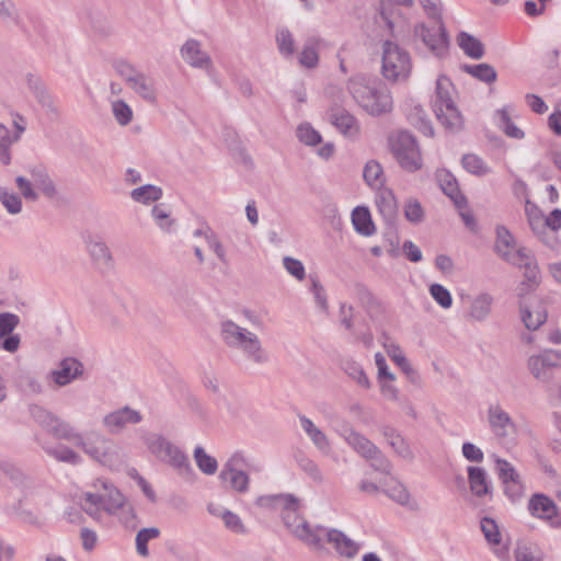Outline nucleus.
Listing matches in <instances>:
<instances>
[{
    "label": "nucleus",
    "instance_id": "f257e3e1",
    "mask_svg": "<svg viewBox=\"0 0 561 561\" xmlns=\"http://www.w3.org/2000/svg\"><path fill=\"white\" fill-rule=\"evenodd\" d=\"M30 413L34 422L47 433L73 444L100 465L110 469H119L124 465L122 449L101 432L83 434L70 422L41 405H32Z\"/></svg>",
    "mask_w": 561,
    "mask_h": 561
},
{
    "label": "nucleus",
    "instance_id": "f03ea898",
    "mask_svg": "<svg viewBox=\"0 0 561 561\" xmlns=\"http://www.w3.org/2000/svg\"><path fill=\"white\" fill-rule=\"evenodd\" d=\"M347 90L355 103L371 116H380L392 110L391 93L381 81L357 75L350 78Z\"/></svg>",
    "mask_w": 561,
    "mask_h": 561
},
{
    "label": "nucleus",
    "instance_id": "7ed1b4c3",
    "mask_svg": "<svg viewBox=\"0 0 561 561\" xmlns=\"http://www.w3.org/2000/svg\"><path fill=\"white\" fill-rule=\"evenodd\" d=\"M220 337L229 348L238 351L255 365L263 366L271 360L270 353L260 336L232 320L227 319L220 322Z\"/></svg>",
    "mask_w": 561,
    "mask_h": 561
},
{
    "label": "nucleus",
    "instance_id": "20e7f679",
    "mask_svg": "<svg viewBox=\"0 0 561 561\" xmlns=\"http://www.w3.org/2000/svg\"><path fill=\"white\" fill-rule=\"evenodd\" d=\"M80 506L90 517L101 523L105 515H116L124 510L125 497L108 480L96 479L92 490L81 495Z\"/></svg>",
    "mask_w": 561,
    "mask_h": 561
},
{
    "label": "nucleus",
    "instance_id": "39448f33",
    "mask_svg": "<svg viewBox=\"0 0 561 561\" xmlns=\"http://www.w3.org/2000/svg\"><path fill=\"white\" fill-rule=\"evenodd\" d=\"M288 525L293 529V536L311 549H321L323 541L327 540L340 556L348 559L354 558L360 549L359 543L337 529H327L322 526L312 527L307 522H299V525L288 523Z\"/></svg>",
    "mask_w": 561,
    "mask_h": 561
},
{
    "label": "nucleus",
    "instance_id": "423d86ee",
    "mask_svg": "<svg viewBox=\"0 0 561 561\" xmlns=\"http://www.w3.org/2000/svg\"><path fill=\"white\" fill-rule=\"evenodd\" d=\"M456 89L451 80L442 75L436 80L431 100L432 110L437 121L448 130L458 131L463 126V118L456 103Z\"/></svg>",
    "mask_w": 561,
    "mask_h": 561
},
{
    "label": "nucleus",
    "instance_id": "0eeeda50",
    "mask_svg": "<svg viewBox=\"0 0 561 561\" xmlns=\"http://www.w3.org/2000/svg\"><path fill=\"white\" fill-rule=\"evenodd\" d=\"M496 236L495 250L497 254L506 262L525 268V276L530 282L538 283L539 270L531 251L523 247H516L513 236L504 227L497 228Z\"/></svg>",
    "mask_w": 561,
    "mask_h": 561
},
{
    "label": "nucleus",
    "instance_id": "6e6552de",
    "mask_svg": "<svg viewBox=\"0 0 561 561\" xmlns=\"http://www.w3.org/2000/svg\"><path fill=\"white\" fill-rule=\"evenodd\" d=\"M381 75L391 82H404L412 72L410 53L397 42L385 39L380 46Z\"/></svg>",
    "mask_w": 561,
    "mask_h": 561
},
{
    "label": "nucleus",
    "instance_id": "1a4fd4ad",
    "mask_svg": "<svg viewBox=\"0 0 561 561\" xmlns=\"http://www.w3.org/2000/svg\"><path fill=\"white\" fill-rule=\"evenodd\" d=\"M335 433L360 457L370 460L375 469L387 472L390 469L389 462L383 458L379 448L353 425L342 420L334 426Z\"/></svg>",
    "mask_w": 561,
    "mask_h": 561
},
{
    "label": "nucleus",
    "instance_id": "9d476101",
    "mask_svg": "<svg viewBox=\"0 0 561 561\" xmlns=\"http://www.w3.org/2000/svg\"><path fill=\"white\" fill-rule=\"evenodd\" d=\"M249 468L252 472H261L263 466L260 462H251L243 451L237 450L224 463L219 478L228 486L240 494L248 493L250 490V477L244 471Z\"/></svg>",
    "mask_w": 561,
    "mask_h": 561
},
{
    "label": "nucleus",
    "instance_id": "9b49d317",
    "mask_svg": "<svg viewBox=\"0 0 561 561\" xmlns=\"http://www.w3.org/2000/svg\"><path fill=\"white\" fill-rule=\"evenodd\" d=\"M390 148L400 167L407 171H416L422 167V156L415 138L408 131L391 136Z\"/></svg>",
    "mask_w": 561,
    "mask_h": 561
},
{
    "label": "nucleus",
    "instance_id": "f8f14e48",
    "mask_svg": "<svg viewBox=\"0 0 561 561\" xmlns=\"http://www.w3.org/2000/svg\"><path fill=\"white\" fill-rule=\"evenodd\" d=\"M255 504L256 506L265 510L280 511L284 524L291 535L293 529L288 523L299 525V522H306L300 515H298L300 501L293 494L282 493L261 495L255 500Z\"/></svg>",
    "mask_w": 561,
    "mask_h": 561
},
{
    "label": "nucleus",
    "instance_id": "ddd939ff",
    "mask_svg": "<svg viewBox=\"0 0 561 561\" xmlns=\"http://www.w3.org/2000/svg\"><path fill=\"white\" fill-rule=\"evenodd\" d=\"M118 72L129 90L146 103L153 105L158 102V89L156 80L129 65H122Z\"/></svg>",
    "mask_w": 561,
    "mask_h": 561
},
{
    "label": "nucleus",
    "instance_id": "4468645a",
    "mask_svg": "<svg viewBox=\"0 0 561 561\" xmlns=\"http://www.w3.org/2000/svg\"><path fill=\"white\" fill-rule=\"evenodd\" d=\"M527 368L536 380L541 382L550 381V370L561 368V351L545 348L537 354L530 355L527 359Z\"/></svg>",
    "mask_w": 561,
    "mask_h": 561
},
{
    "label": "nucleus",
    "instance_id": "2eb2a0df",
    "mask_svg": "<svg viewBox=\"0 0 561 561\" xmlns=\"http://www.w3.org/2000/svg\"><path fill=\"white\" fill-rule=\"evenodd\" d=\"M413 33L414 37L420 39L435 56L440 57L446 54L448 37L443 21L436 22L433 26L419 23L414 26Z\"/></svg>",
    "mask_w": 561,
    "mask_h": 561
},
{
    "label": "nucleus",
    "instance_id": "dca6fc26",
    "mask_svg": "<svg viewBox=\"0 0 561 561\" xmlns=\"http://www.w3.org/2000/svg\"><path fill=\"white\" fill-rule=\"evenodd\" d=\"M486 421L491 433L504 439L517 432V425L510 413L497 402L491 403L486 410Z\"/></svg>",
    "mask_w": 561,
    "mask_h": 561
},
{
    "label": "nucleus",
    "instance_id": "f3484780",
    "mask_svg": "<svg viewBox=\"0 0 561 561\" xmlns=\"http://www.w3.org/2000/svg\"><path fill=\"white\" fill-rule=\"evenodd\" d=\"M142 419L138 410L126 405L105 414L102 424L110 434H119L128 425L139 424Z\"/></svg>",
    "mask_w": 561,
    "mask_h": 561
},
{
    "label": "nucleus",
    "instance_id": "a211bd4d",
    "mask_svg": "<svg viewBox=\"0 0 561 561\" xmlns=\"http://www.w3.org/2000/svg\"><path fill=\"white\" fill-rule=\"evenodd\" d=\"M158 460L175 469L178 474L184 479L194 480L195 472L187 455L171 440L167 443Z\"/></svg>",
    "mask_w": 561,
    "mask_h": 561
},
{
    "label": "nucleus",
    "instance_id": "6ab92c4d",
    "mask_svg": "<svg viewBox=\"0 0 561 561\" xmlns=\"http://www.w3.org/2000/svg\"><path fill=\"white\" fill-rule=\"evenodd\" d=\"M531 516L545 519L553 528H561V513L554 502L545 494H534L528 502Z\"/></svg>",
    "mask_w": 561,
    "mask_h": 561
},
{
    "label": "nucleus",
    "instance_id": "aec40b11",
    "mask_svg": "<svg viewBox=\"0 0 561 561\" xmlns=\"http://www.w3.org/2000/svg\"><path fill=\"white\" fill-rule=\"evenodd\" d=\"M182 59L192 68L201 69L207 73L213 71L214 64L210 55L203 49V45L195 38H190L180 48Z\"/></svg>",
    "mask_w": 561,
    "mask_h": 561
},
{
    "label": "nucleus",
    "instance_id": "412c9836",
    "mask_svg": "<svg viewBox=\"0 0 561 561\" xmlns=\"http://www.w3.org/2000/svg\"><path fill=\"white\" fill-rule=\"evenodd\" d=\"M83 374V365L75 357H66L53 369L47 378L58 387H65Z\"/></svg>",
    "mask_w": 561,
    "mask_h": 561
},
{
    "label": "nucleus",
    "instance_id": "4be33fe9",
    "mask_svg": "<svg viewBox=\"0 0 561 561\" xmlns=\"http://www.w3.org/2000/svg\"><path fill=\"white\" fill-rule=\"evenodd\" d=\"M328 119L344 137L356 139L359 136V122L346 110L330 108L328 111Z\"/></svg>",
    "mask_w": 561,
    "mask_h": 561
},
{
    "label": "nucleus",
    "instance_id": "5701e85b",
    "mask_svg": "<svg viewBox=\"0 0 561 561\" xmlns=\"http://www.w3.org/2000/svg\"><path fill=\"white\" fill-rule=\"evenodd\" d=\"M85 249L93 263L100 267H111L113 256L106 242L95 234H89L84 238Z\"/></svg>",
    "mask_w": 561,
    "mask_h": 561
},
{
    "label": "nucleus",
    "instance_id": "b1692460",
    "mask_svg": "<svg viewBox=\"0 0 561 561\" xmlns=\"http://www.w3.org/2000/svg\"><path fill=\"white\" fill-rule=\"evenodd\" d=\"M463 302L467 305V318L473 321H484L491 313L493 298L486 293H481L476 297L462 296Z\"/></svg>",
    "mask_w": 561,
    "mask_h": 561
},
{
    "label": "nucleus",
    "instance_id": "393cba45",
    "mask_svg": "<svg viewBox=\"0 0 561 561\" xmlns=\"http://www.w3.org/2000/svg\"><path fill=\"white\" fill-rule=\"evenodd\" d=\"M298 420L301 430L311 440L313 446L322 454L328 455L331 451V444L327 434L308 416L299 414Z\"/></svg>",
    "mask_w": 561,
    "mask_h": 561
},
{
    "label": "nucleus",
    "instance_id": "a878e982",
    "mask_svg": "<svg viewBox=\"0 0 561 561\" xmlns=\"http://www.w3.org/2000/svg\"><path fill=\"white\" fill-rule=\"evenodd\" d=\"M437 182L457 208H462L467 205L466 196L460 192L456 178L447 170L442 169L436 172Z\"/></svg>",
    "mask_w": 561,
    "mask_h": 561
},
{
    "label": "nucleus",
    "instance_id": "bb28decb",
    "mask_svg": "<svg viewBox=\"0 0 561 561\" xmlns=\"http://www.w3.org/2000/svg\"><path fill=\"white\" fill-rule=\"evenodd\" d=\"M481 530L486 541L494 546V553L502 561H508V549L501 545V533L494 519L483 517L480 522Z\"/></svg>",
    "mask_w": 561,
    "mask_h": 561
},
{
    "label": "nucleus",
    "instance_id": "cd10ccee",
    "mask_svg": "<svg viewBox=\"0 0 561 561\" xmlns=\"http://www.w3.org/2000/svg\"><path fill=\"white\" fill-rule=\"evenodd\" d=\"M375 191V204L377 206L378 211L380 213L386 222H393L398 213V204L394 193L392 192V190L386 186H382L381 188Z\"/></svg>",
    "mask_w": 561,
    "mask_h": 561
},
{
    "label": "nucleus",
    "instance_id": "c85d7f7f",
    "mask_svg": "<svg viewBox=\"0 0 561 561\" xmlns=\"http://www.w3.org/2000/svg\"><path fill=\"white\" fill-rule=\"evenodd\" d=\"M468 481L471 492L483 497L492 493V484L486 471L481 467H468Z\"/></svg>",
    "mask_w": 561,
    "mask_h": 561
},
{
    "label": "nucleus",
    "instance_id": "c756f323",
    "mask_svg": "<svg viewBox=\"0 0 561 561\" xmlns=\"http://www.w3.org/2000/svg\"><path fill=\"white\" fill-rule=\"evenodd\" d=\"M24 127L16 125V131L11 130L0 123V162L3 165H9L12 160L11 147L21 138Z\"/></svg>",
    "mask_w": 561,
    "mask_h": 561
},
{
    "label": "nucleus",
    "instance_id": "7c9ffc66",
    "mask_svg": "<svg viewBox=\"0 0 561 561\" xmlns=\"http://www.w3.org/2000/svg\"><path fill=\"white\" fill-rule=\"evenodd\" d=\"M351 221L354 230L363 237H371L376 232V226L366 206L355 207L351 214Z\"/></svg>",
    "mask_w": 561,
    "mask_h": 561
},
{
    "label": "nucleus",
    "instance_id": "2f4dec72",
    "mask_svg": "<svg viewBox=\"0 0 561 561\" xmlns=\"http://www.w3.org/2000/svg\"><path fill=\"white\" fill-rule=\"evenodd\" d=\"M30 179L37 192H42L45 196L51 198L56 195V187L50 179L46 168L36 165L30 169Z\"/></svg>",
    "mask_w": 561,
    "mask_h": 561
},
{
    "label": "nucleus",
    "instance_id": "473e14b6",
    "mask_svg": "<svg viewBox=\"0 0 561 561\" xmlns=\"http://www.w3.org/2000/svg\"><path fill=\"white\" fill-rule=\"evenodd\" d=\"M456 42L468 57L472 59H481L484 56V45L476 36L462 31L458 33Z\"/></svg>",
    "mask_w": 561,
    "mask_h": 561
},
{
    "label": "nucleus",
    "instance_id": "72a5a7b5",
    "mask_svg": "<svg viewBox=\"0 0 561 561\" xmlns=\"http://www.w3.org/2000/svg\"><path fill=\"white\" fill-rule=\"evenodd\" d=\"M383 492L400 505L407 506L410 510H415L417 507L416 502L412 500L408 489L394 479H391L387 483Z\"/></svg>",
    "mask_w": 561,
    "mask_h": 561
},
{
    "label": "nucleus",
    "instance_id": "f704fd0d",
    "mask_svg": "<svg viewBox=\"0 0 561 561\" xmlns=\"http://www.w3.org/2000/svg\"><path fill=\"white\" fill-rule=\"evenodd\" d=\"M363 178L365 183L371 190H378L385 186V174L381 164L376 160H369L364 165Z\"/></svg>",
    "mask_w": 561,
    "mask_h": 561
},
{
    "label": "nucleus",
    "instance_id": "c9c22d12",
    "mask_svg": "<svg viewBox=\"0 0 561 561\" xmlns=\"http://www.w3.org/2000/svg\"><path fill=\"white\" fill-rule=\"evenodd\" d=\"M130 198L142 205H150L158 202L162 195V188L153 184H145L130 191Z\"/></svg>",
    "mask_w": 561,
    "mask_h": 561
},
{
    "label": "nucleus",
    "instance_id": "e433bc0d",
    "mask_svg": "<svg viewBox=\"0 0 561 561\" xmlns=\"http://www.w3.org/2000/svg\"><path fill=\"white\" fill-rule=\"evenodd\" d=\"M139 437L147 450L157 459L160 457L167 443L169 442V439H167L163 435L146 430L139 431Z\"/></svg>",
    "mask_w": 561,
    "mask_h": 561
},
{
    "label": "nucleus",
    "instance_id": "4c0bfd02",
    "mask_svg": "<svg viewBox=\"0 0 561 561\" xmlns=\"http://www.w3.org/2000/svg\"><path fill=\"white\" fill-rule=\"evenodd\" d=\"M520 317L525 327L528 330L535 331L546 322L547 311L540 306L533 309L527 306H523L520 308Z\"/></svg>",
    "mask_w": 561,
    "mask_h": 561
},
{
    "label": "nucleus",
    "instance_id": "58836bf2",
    "mask_svg": "<svg viewBox=\"0 0 561 561\" xmlns=\"http://www.w3.org/2000/svg\"><path fill=\"white\" fill-rule=\"evenodd\" d=\"M275 41L279 54L284 58H291L296 51V43L293 33L285 26L277 28Z\"/></svg>",
    "mask_w": 561,
    "mask_h": 561
},
{
    "label": "nucleus",
    "instance_id": "ea45409f",
    "mask_svg": "<svg viewBox=\"0 0 561 561\" xmlns=\"http://www.w3.org/2000/svg\"><path fill=\"white\" fill-rule=\"evenodd\" d=\"M151 216L161 231L165 233L174 231L175 220L171 217L170 209L165 205H154L151 209Z\"/></svg>",
    "mask_w": 561,
    "mask_h": 561
},
{
    "label": "nucleus",
    "instance_id": "a19ab883",
    "mask_svg": "<svg viewBox=\"0 0 561 561\" xmlns=\"http://www.w3.org/2000/svg\"><path fill=\"white\" fill-rule=\"evenodd\" d=\"M47 455L54 457L56 460L70 463V465H79L82 462L81 456L75 451L72 448L66 445H58L55 447L47 446L44 447Z\"/></svg>",
    "mask_w": 561,
    "mask_h": 561
},
{
    "label": "nucleus",
    "instance_id": "79ce46f5",
    "mask_svg": "<svg viewBox=\"0 0 561 561\" xmlns=\"http://www.w3.org/2000/svg\"><path fill=\"white\" fill-rule=\"evenodd\" d=\"M496 119L499 128L511 138H524V131L517 127L511 119L507 107L496 111Z\"/></svg>",
    "mask_w": 561,
    "mask_h": 561
},
{
    "label": "nucleus",
    "instance_id": "37998d69",
    "mask_svg": "<svg viewBox=\"0 0 561 561\" xmlns=\"http://www.w3.org/2000/svg\"><path fill=\"white\" fill-rule=\"evenodd\" d=\"M194 460L196 462L197 468L207 476H213L218 470L217 460L208 455L205 449L201 446H196L193 453Z\"/></svg>",
    "mask_w": 561,
    "mask_h": 561
},
{
    "label": "nucleus",
    "instance_id": "c03bdc74",
    "mask_svg": "<svg viewBox=\"0 0 561 561\" xmlns=\"http://www.w3.org/2000/svg\"><path fill=\"white\" fill-rule=\"evenodd\" d=\"M463 70L488 84L493 83L497 78L496 70L489 64L465 65Z\"/></svg>",
    "mask_w": 561,
    "mask_h": 561
},
{
    "label": "nucleus",
    "instance_id": "a18cd8bd",
    "mask_svg": "<svg viewBox=\"0 0 561 561\" xmlns=\"http://www.w3.org/2000/svg\"><path fill=\"white\" fill-rule=\"evenodd\" d=\"M296 137L308 147H314L322 142L321 134L307 122L300 123L296 128Z\"/></svg>",
    "mask_w": 561,
    "mask_h": 561
},
{
    "label": "nucleus",
    "instance_id": "49530a36",
    "mask_svg": "<svg viewBox=\"0 0 561 561\" xmlns=\"http://www.w3.org/2000/svg\"><path fill=\"white\" fill-rule=\"evenodd\" d=\"M160 536V529L157 527L141 528L135 538L136 551L138 556L147 558L149 556L148 542Z\"/></svg>",
    "mask_w": 561,
    "mask_h": 561
},
{
    "label": "nucleus",
    "instance_id": "de8ad7c7",
    "mask_svg": "<svg viewBox=\"0 0 561 561\" xmlns=\"http://www.w3.org/2000/svg\"><path fill=\"white\" fill-rule=\"evenodd\" d=\"M461 163L467 172L476 176H483L491 172L490 167L483 159L474 153L465 154L461 159Z\"/></svg>",
    "mask_w": 561,
    "mask_h": 561
},
{
    "label": "nucleus",
    "instance_id": "09e8293b",
    "mask_svg": "<svg viewBox=\"0 0 561 561\" xmlns=\"http://www.w3.org/2000/svg\"><path fill=\"white\" fill-rule=\"evenodd\" d=\"M319 43L314 39L307 41L300 51L299 62L302 67L312 69L319 62Z\"/></svg>",
    "mask_w": 561,
    "mask_h": 561
},
{
    "label": "nucleus",
    "instance_id": "8fccbe9b",
    "mask_svg": "<svg viewBox=\"0 0 561 561\" xmlns=\"http://www.w3.org/2000/svg\"><path fill=\"white\" fill-rule=\"evenodd\" d=\"M111 111L119 126H127L134 119L133 108L124 100H114L111 102Z\"/></svg>",
    "mask_w": 561,
    "mask_h": 561
},
{
    "label": "nucleus",
    "instance_id": "3c124183",
    "mask_svg": "<svg viewBox=\"0 0 561 561\" xmlns=\"http://www.w3.org/2000/svg\"><path fill=\"white\" fill-rule=\"evenodd\" d=\"M345 374L352 378L358 386L369 389L371 383L364 368L354 360H347L343 365Z\"/></svg>",
    "mask_w": 561,
    "mask_h": 561
},
{
    "label": "nucleus",
    "instance_id": "603ef678",
    "mask_svg": "<svg viewBox=\"0 0 561 561\" xmlns=\"http://www.w3.org/2000/svg\"><path fill=\"white\" fill-rule=\"evenodd\" d=\"M385 436L388 440V444L394 449V451L404 459H411L413 454L409 446V444L404 440V438L396 433L393 430H386Z\"/></svg>",
    "mask_w": 561,
    "mask_h": 561
},
{
    "label": "nucleus",
    "instance_id": "864d4df0",
    "mask_svg": "<svg viewBox=\"0 0 561 561\" xmlns=\"http://www.w3.org/2000/svg\"><path fill=\"white\" fill-rule=\"evenodd\" d=\"M383 348L388 356L400 367L403 373H411V364L405 357L401 347L392 341L383 343Z\"/></svg>",
    "mask_w": 561,
    "mask_h": 561
},
{
    "label": "nucleus",
    "instance_id": "5fc2aeb1",
    "mask_svg": "<svg viewBox=\"0 0 561 561\" xmlns=\"http://www.w3.org/2000/svg\"><path fill=\"white\" fill-rule=\"evenodd\" d=\"M309 290L313 295L316 306L324 313L329 310L328 297L323 285L316 276H310Z\"/></svg>",
    "mask_w": 561,
    "mask_h": 561
},
{
    "label": "nucleus",
    "instance_id": "6e6d98bb",
    "mask_svg": "<svg viewBox=\"0 0 561 561\" xmlns=\"http://www.w3.org/2000/svg\"><path fill=\"white\" fill-rule=\"evenodd\" d=\"M0 202L7 211L12 215L20 214L22 210L20 196L2 186H0Z\"/></svg>",
    "mask_w": 561,
    "mask_h": 561
},
{
    "label": "nucleus",
    "instance_id": "4d7b16f0",
    "mask_svg": "<svg viewBox=\"0 0 561 561\" xmlns=\"http://www.w3.org/2000/svg\"><path fill=\"white\" fill-rule=\"evenodd\" d=\"M283 267L285 271L294 277L297 282H304L306 278V268L304 263L293 256H284L282 260Z\"/></svg>",
    "mask_w": 561,
    "mask_h": 561
},
{
    "label": "nucleus",
    "instance_id": "13d9d810",
    "mask_svg": "<svg viewBox=\"0 0 561 561\" xmlns=\"http://www.w3.org/2000/svg\"><path fill=\"white\" fill-rule=\"evenodd\" d=\"M428 291L432 298L443 309H449L453 306L451 294L445 286L435 283L430 286Z\"/></svg>",
    "mask_w": 561,
    "mask_h": 561
},
{
    "label": "nucleus",
    "instance_id": "bf43d9fd",
    "mask_svg": "<svg viewBox=\"0 0 561 561\" xmlns=\"http://www.w3.org/2000/svg\"><path fill=\"white\" fill-rule=\"evenodd\" d=\"M404 216L408 221L419 224L424 219V210L417 199L410 198L404 205Z\"/></svg>",
    "mask_w": 561,
    "mask_h": 561
},
{
    "label": "nucleus",
    "instance_id": "052dcab7",
    "mask_svg": "<svg viewBox=\"0 0 561 561\" xmlns=\"http://www.w3.org/2000/svg\"><path fill=\"white\" fill-rule=\"evenodd\" d=\"M495 470L502 483L519 477L513 465L505 459L495 458Z\"/></svg>",
    "mask_w": 561,
    "mask_h": 561
},
{
    "label": "nucleus",
    "instance_id": "680f3d73",
    "mask_svg": "<svg viewBox=\"0 0 561 561\" xmlns=\"http://www.w3.org/2000/svg\"><path fill=\"white\" fill-rule=\"evenodd\" d=\"M15 183H16V187L19 188L20 193L26 201H32V202L37 201L38 192L34 187L31 179L20 175L15 179Z\"/></svg>",
    "mask_w": 561,
    "mask_h": 561
},
{
    "label": "nucleus",
    "instance_id": "e2e57ef3",
    "mask_svg": "<svg viewBox=\"0 0 561 561\" xmlns=\"http://www.w3.org/2000/svg\"><path fill=\"white\" fill-rule=\"evenodd\" d=\"M206 243L221 263L228 262L226 249L215 231L206 236Z\"/></svg>",
    "mask_w": 561,
    "mask_h": 561
},
{
    "label": "nucleus",
    "instance_id": "0e129e2a",
    "mask_svg": "<svg viewBox=\"0 0 561 561\" xmlns=\"http://www.w3.org/2000/svg\"><path fill=\"white\" fill-rule=\"evenodd\" d=\"M427 18L435 22L442 21L443 4L440 0H417Z\"/></svg>",
    "mask_w": 561,
    "mask_h": 561
},
{
    "label": "nucleus",
    "instance_id": "69168bd1",
    "mask_svg": "<svg viewBox=\"0 0 561 561\" xmlns=\"http://www.w3.org/2000/svg\"><path fill=\"white\" fill-rule=\"evenodd\" d=\"M461 454L463 458L470 462L480 463L484 459V454L482 449L470 442H466L462 444Z\"/></svg>",
    "mask_w": 561,
    "mask_h": 561
},
{
    "label": "nucleus",
    "instance_id": "338daca9",
    "mask_svg": "<svg viewBox=\"0 0 561 561\" xmlns=\"http://www.w3.org/2000/svg\"><path fill=\"white\" fill-rule=\"evenodd\" d=\"M225 527L236 534H244L245 527L240 516L232 511H228L222 518Z\"/></svg>",
    "mask_w": 561,
    "mask_h": 561
},
{
    "label": "nucleus",
    "instance_id": "774afa93",
    "mask_svg": "<svg viewBox=\"0 0 561 561\" xmlns=\"http://www.w3.org/2000/svg\"><path fill=\"white\" fill-rule=\"evenodd\" d=\"M19 319L15 314L12 313H1L0 314V339L7 336L8 334H12V331L18 325Z\"/></svg>",
    "mask_w": 561,
    "mask_h": 561
}]
</instances>
